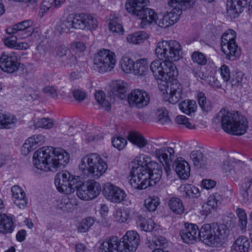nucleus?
Instances as JSON below:
<instances>
[{
  "instance_id": "nucleus-1",
  "label": "nucleus",
  "mask_w": 252,
  "mask_h": 252,
  "mask_svg": "<svg viewBox=\"0 0 252 252\" xmlns=\"http://www.w3.org/2000/svg\"><path fill=\"white\" fill-rule=\"evenodd\" d=\"M136 166H132L129 183L138 189L154 186L161 179L162 170L156 162L147 155L140 154L134 160Z\"/></svg>"
},
{
  "instance_id": "nucleus-2",
  "label": "nucleus",
  "mask_w": 252,
  "mask_h": 252,
  "mask_svg": "<svg viewBox=\"0 0 252 252\" xmlns=\"http://www.w3.org/2000/svg\"><path fill=\"white\" fill-rule=\"evenodd\" d=\"M69 158L68 153L62 148L44 147L34 153L33 162L38 169L56 172L62 166L64 167Z\"/></svg>"
},
{
  "instance_id": "nucleus-3",
  "label": "nucleus",
  "mask_w": 252,
  "mask_h": 252,
  "mask_svg": "<svg viewBox=\"0 0 252 252\" xmlns=\"http://www.w3.org/2000/svg\"><path fill=\"white\" fill-rule=\"evenodd\" d=\"M33 23L32 20H27L14 25L7 29L8 33L14 34L4 40V44L8 48L16 50H26L30 45L26 42H17V39L26 38L31 35L33 31Z\"/></svg>"
},
{
  "instance_id": "nucleus-4",
  "label": "nucleus",
  "mask_w": 252,
  "mask_h": 252,
  "mask_svg": "<svg viewBox=\"0 0 252 252\" xmlns=\"http://www.w3.org/2000/svg\"><path fill=\"white\" fill-rule=\"evenodd\" d=\"M194 2V0H168L172 9L167 11L161 17H157L156 23L162 28L173 25L178 21L182 11L191 7Z\"/></svg>"
},
{
  "instance_id": "nucleus-5",
  "label": "nucleus",
  "mask_w": 252,
  "mask_h": 252,
  "mask_svg": "<svg viewBox=\"0 0 252 252\" xmlns=\"http://www.w3.org/2000/svg\"><path fill=\"white\" fill-rule=\"evenodd\" d=\"M228 231L226 226L222 224H205L198 229V238L206 245L214 246L227 237Z\"/></svg>"
},
{
  "instance_id": "nucleus-6",
  "label": "nucleus",
  "mask_w": 252,
  "mask_h": 252,
  "mask_svg": "<svg viewBox=\"0 0 252 252\" xmlns=\"http://www.w3.org/2000/svg\"><path fill=\"white\" fill-rule=\"evenodd\" d=\"M148 0H127L125 4L126 10L141 19V26L156 23L157 14L152 9L146 7Z\"/></svg>"
},
{
  "instance_id": "nucleus-7",
  "label": "nucleus",
  "mask_w": 252,
  "mask_h": 252,
  "mask_svg": "<svg viewBox=\"0 0 252 252\" xmlns=\"http://www.w3.org/2000/svg\"><path fill=\"white\" fill-rule=\"evenodd\" d=\"M79 168L82 173L88 177L97 179L105 172L107 164L99 155L91 153L82 158Z\"/></svg>"
},
{
  "instance_id": "nucleus-8",
  "label": "nucleus",
  "mask_w": 252,
  "mask_h": 252,
  "mask_svg": "<svg viewBox=\"0 0 252 252\" xmlns=\"http://www.w3.org/2000/svg\"><path fill=\"white\" fill-rule=\"evenodd\" d=\"M155 54L163 61H178L181 58V47L175 40H162L157 43Z\"/></svg>"
},
{
  "instance_id": "nucleus-9",
  "label": "nucleus",
  "mask_w": 252,
  "mask_h": 252,
  "mask_svg": "<svg viewBox=\"0 0 252 252\" xmlns=\"http://www.w3.org/2000/svg\"><path fill=\"white\" fill-rule=\"evenodd\" d=\"M116 63V55L110 50L101 49L94 55V68L100 73L111 71Z\"/></svg>"
},
{
  "instance_id": "nucleus-10",
  "label": "nucleus",
  "mask_w": 252,
  "mask_h": 252,
  "mask_svg": "<svg viewBox=\"0 0 252 252\" xmlns=\"http://www.w3.org/2000/svg\"><path fill=\"white\" fill-rule=\"evenodd\" d=\"M80 181L79 176L71 175L68 171L64 170L56 174L55 184L59 192L70 194L74 191Z\"/></svg>"
},
{
  "instance_id": "nucleus-11",
  "label": "nucleus",
  "mask_w": 252,
  "mask_h": 252,
  "mask_svg": "<svg viewBox=\"0 0 252 252\" xmlns=\"http://www.w3.org/2000/svg\"><path fill=\"white\" fill-rule=\"evenodd\" d=\"M75 189L78 197L84 200H92L96 197L101 191L99 184L93 180H89L85 183H82L80 181Z\"/></svg>"
},
{
  "instance_id": "nucleus-12",
  "label": "nucleus",
  "mask_w": 252,
  "mask_h": 252,
  "mask_svg": "<svg viewBox=\"0 0 252 252\" xmlns=\"http://www.w3.org/2000/svg\"><path fill=\"white\" fill-rule=\"evenodd\" d=\"M238 118L237 112H229L225 109H222L216 114L213 121L216 124L220 123L223 130L230 133L233 124Z\"/></svg>"
},
{
  "instance_id": "nucleus-13",
  "label": "nucleus",
  "mask_w": 252,
  "mask_h": 252,
  "mask_svg": "<svg viewBox=\"0 0 252 252\" xmlns=\"http://www.w3.org/2000/svg\"><path fill=\"white\" fill-rule=\"evenodd\" d=\"M150 101V96L145 91L134 89L128 94L127 101L131 107L142 108L147 105Z\"/></svg>"
},
{
  "instance_id": "nucleus-14",
  "label": "nucleus",
  "mask_w": 252,
  "mask_h": 252,
  "mask_svg": "<svg viewBox=\"0 0 252 252\" xmlns=\"http://www.w3.org/2000/svg\"><path fill=\"white\" fill-rule=\"evenodd\" d=\"M75 29L84 30H94L98 26L95 18L92 15L85 13H75Z\"/></svg>"
},
{
  "instance_id": "nucleus-15",
  "label": "nucleus",
  "mask_w": 252,
  "mask_h": 252,
  "mask_svg": "<svg viewBox=\"0 0 252 252\" xmlns=\"http://www.w3.org/2000/svg\"><path fill=\"white\" fill-rule=\"evenodd\" d=\"M139 239L136 231H127L120 241L121 252H134L139 245Z\"/></svg>"
},
{
  "instance_id": "nucleus-16",
  "label": "nucleus",
  "mask_w": 252,
  "mask_h": 252,
  "mask_svg": "<svg viewBox=\"0 0 252 252\" xmlns=\"http://www.w3.org/2000/svg\"><path fill=\"white\" fill-rule=\"evenodd\" d=\"M19 63L15 52L9 54L3 53L0 57V68L7 73H13L18 69Z\"/></svg>"
},
{
  "instance_id": "nucleus-17",
  "label": "nucleus",
  "mask_w": 252,
  "mask_h": 252,
  "mask_svg": "<svg viewBox=\"0 0 252 252\" xmlns=\"http://www.w3.org/2000/svg\"><path fill=\"white\" fill-rule=\"evenodd\" d=\"M103 193L105 197L111 202L119 203L124 200L126 194L125 191L111 183L105 184Z\"/></svg>"
},
{
  "instance_id": "nucleus-18",
  "label": "nucleus",
  "mask_w": 252,
  "mask_h": 252,
  "mask_svg": "<svg viewBox=\"0 0 252 252\" xmlns=\"http://www.w3.org/2000/svg\"><path fill=\"white\" fill-rule=\"evenodd\" d=\"M222 170L227 175H230L231 177L238 180L240 174L247 167L244 162L237 160L232 162L225 161L223 163Z\"/></svg>"
},
{
  "instance_id": "nucleus-19",
  "label": "nucleus",
  "mask_w": 252,
  "mask_h": 252,
  "mask_svg": "<svg viewBox=\"0 0 252 252\" xmlns=\"http://www.w3.org/2000/svg\"><path fill=\"white\" fill-rule=\"evenodd\" d=\"M174 155V151L171 147L157 149L155 151L157 158L163 165H165V170L167 176L169 175L171 171L169 166V162L173 159Z\"/></svg>"
},
{
  "instance_id": "nucleus-20",
  "label": "nucleus",
  "mask_w": 252,
  "mask_h": 252,
  "mask_svg": "<svg viewBox=\"0 0 252 252\" xmlns=\"http://www.w3.org/2000/svg\"><path fill=\"white\" fill-rule=\"evenodd\" d=\"M183 241L187 244L193 243L198 238V227L196 224L185 223V227L180 232Z\"/></svg>"
},
{
  "instance_id": "nucleus-21",
  "label": "nucleus",
  "mask_w": 252,
  "mask_h": 252,
  "mask_svg": "<svg viewBox=\"0 0 252 252\" xmlns=\"http://www.w3.org/2000/svg\"><path fill=\"white\" fill-rule=\"evenodd\" d=\"M45 141V137L41 135H34L29 137L23 144L21 152L24 155L28 154L31 151L42 145Z\"/></svg>"
},
{
  "instance_id": "nucleus-22",
  "label": "nucleus",
  "mask_w": 252,
  "mask_h": 252,
  "mask_svg": "<svg viewBox=\"0 0 252 252\" xmlns=\"http://www.w3.org/2000/svg\"><path fill=\"white\" fill-rule=\"evenodd\" d=\"M247 3V0H227V13L235 18L243 11Z\"/></svg>"
},
{
  "instance_id": "nucleus-23",
  "label": "nucleus",
  "mask_w": 252,
  "mask_h": 252,
  "mask_svg": "<svg viewBox=\"0 0 252 252\" xmlns=\"http://www.w3.org/2000/svg\"><path fill=\"white\" fill-rule=\"evenodd\" d=\"M11 190L14 204L20 209L26 208L28 198L24 190L18 186H13Z\"/></svg>"
},
{
  "instance_id": "nucleus-24",
  "label": "nucleus",
  "mask_w": 252,
  "mask_h": 252,
  "mask_svg": "<svg viewBox=\"0 0 252 252\" xmlns=\"http://www.w3.org/2000/svg\"><path fill=\"white\" fill-rule=\"evenodd\" d=\"M221 46L228 60L234 61L240 54V49L236 42L221 43Z\"/></svg>"
},
{
  "instance_id": "nucleus-25",
  "label": "nucleus",
  "mask_w": 252,
  "mask_h": 252,
  "mask_svg": "<svg viewBox=\"0 0 252 252\" xmlns=\"http://www.w3.org/2000/svg\"><path fill=\"white\" fill-rule=\"evenodd\" d=\"M168 95L165 98L170 103L175 104L181 99L182 95V87L179 83H170V91Z\"/></svg>"
},
{
  "instance_id": "nucleus-26",
  "label": "nucleus",
  "mask_w": 252,
  "mask_h": 252,
  "mask_svg": "<svg viewBox=\"0 0 252 252\" xmlns=\"http://www.w3.org/2000/svg\"><path fill=\"white\" fill-rule=\"evenodd\" d=\"M121 244L118 237L113 236L105 239L101 246L104 252H121Z\"/></svg>"
},
{
  "instance_id": "nucleus-27",
  "label": "nucleus",
  "mask_w": 252,
  "mask_h": 252,
  "mask_svg": "<svg viewBox=\"0 0 252 252\" xmlns=\"http://www.w3.org/2000/svg\"><path fill=\"white\" fill-rule=\"evenodd\" d=\"M174 61H163L164 78L163 81L171 82L178 74L176 66L173 63Z\"/></svg>"
},
{
  "instance_id": "nucleus-28",
  "label": "nucleus",
  "mask_w": 252,
  "mask_h": 252,
  "mask_svg": "<svg viewBox=\"0 0 252 252\" xmlns=\"http://www.w3.org/2000/svg\"><path fill=\"white\" fill-rule=\"evenodd\" d=\"M175 171L182 179H187L190 175V166L185 160L177 159L175 162Z\"/></svg>"
},
{
  "instance_id": "nucleus-29",
  "label": "nucleus",
  "mask_w": 252,
  "mask_h": 252,
  "mask_svg": "<svg viewBox=\"0 0 252 252\" xmlns=\"http://www.w3.org/2000/svg\"><path fill=\"white\" fill-rule=\"evenodd\" d=\"M135 217L137 225L141 230L151 232L154 229L155 223L152 219H146L141 215L137 213L135 214Z\"/></svg>"
},
{
  "instance_id": "nucleus-30",
  "label": "nucleus",
  "mask_w": 252,
  "mask_h": 252,
  "mask_svg": "<svg viewBox=\"0 0 252 252\" xmlns=\"http://www.w3.org/2000/svg\"><path fill=\"white\" fill-rule=\"evenodd\" d=\"M14 229L12 218L5 214H0V233H11Z\"/></svg>"
},
{
  "instance_id": "nucleus-31",
  "label": "nucleus",
  "mask_w": 252,
  "mask_h": 252,
  "mask_svg": "<svg viewBox=\"0 0 252 252\" xmlns=\"http://www.w3.org/2000/svg\"><path fill=\"white\" fill-rule=\"evenodd\" d=\"M250 248V241L245 236H240L235 241L231 247V251L235 252H247Z\"/></svg>"
},
{
  "instance_id": "nucleus-32",
  "label": "nucleus",
  "mask_w": 252,
  "mask_h": 252,
  "mask_svg": "<svg viewBox=\"0 0 252 252\" xmlns=\"http://www.w3.org/2000/svg\"><path fill=\"white\" fill-rule=\"evenodd\" d=\"M161 61L158 59L153 61L150 64V69L156 79L163 81L164 78L163 73L164 72L163 71L164 66L162 65L163 61Z\"/></svg>"
},
{
  "instance_id": "nucleus-33",
  "label": "nucleus",
  "mask_w": 252,
  "mask_h": 252,
  "mask_svg": "<svg viewBox=\"0 0 252 252\" xmlns=\"http://www.w3.org/2000/svg\"><path fill=\"white\" fill-rule=\"evenodd\" d=\"M132 211L130 209L125 207L116 209L113 213L115 220L119 222H125L130 218Z\"/></svg>"
},
{
  "instance_id": "nucleus-34",
  "label": "nucleus",
  "mask_w": 252,
  "mask_h": 252,
  "mask_svg": "<svg viewBox=\"0 0 252 252\" xmlns=\"http://www.w3.org/2000/svg\"><path fill=\"white\" fill-rule=\"evenodd\" d=\"M247 123V120L245 118L240 119L239 117L238 119H237L233 124L232 131L230 133L237 135L244 134L248 128Z\"/></svg>"
},
{
  "instance_id": "nucleus-35",
  "label": "nucleus",
  "mask_w": 252,
  "mask_h": 252,
  "mask_svg": "<svg viewBox=\"0 0 252 252\" xmlns=\"http://www.w3.org/2000/svg\"><path fill=\"white\" fill-rule=\"evenodd\" d=\"M127 138L130 142L139 148H142L147 144V140L142 134L136 131L129 132Z\"/></svg>"
},
{
  "instance_id": "nucleus-36",
  "label": "nucleus",
  "mask_w": 252,
  "mask_h": 252,
  "mask_svg": "<svg viewBox=\"0 0 252 252\" xmlns=\"http://www.w3.org/2000/svg\"><path fill=\"white\" fill-rule=\"evenodd\" d=\"M108 28L109 31L113 33L121 34H123L124 33V29L121 20L119 17L115 15H111L108 23Z\"/></svg>"
},
{
  "instance_id": "nucleus-37",
  "label": "nucleus",
  "mask_w": 252,
  "mask_h": 252,
  "mask_svg": "<svg viewBox=\"0 0 252 252\" xmlns=\"http://www.w3.org/2000/svg\"><path fill=\"white\" fill-rule=\"evenodd\" d=\"M74 14H70L66 18L61 20L59 27L61 32H68L71 29H75Z\"/></svg>"
},
{
  "instance_id": "nucleus-38",
  "label": "nucleus",
  "mask_w": 252,
  "mask_h": 252,
  "mask_svg": "<svg viewBox=\"0 0 252 252\" xmlns=\"http://www.w3.org/2000/svg\"><path fill=\"white\" fill-rule=\"evenodd\" d=\"M148 71V62L147 59H140L136 61L133 72L135 75L144 76Z\"/></svg>"
},
{
  "instance_id": "nucleus-39",
  "label": "nucleus",
  "mask_w": 252,
  "mask_h": 252,
  "mask_svg": "<svg viewBox=\"0 0 252 252\" xmlns=\"http://www.w3.org/2000/svg\"><path fill=\"white\" fill-rule=\"evenodd\" d=\"M179 107L180 110L185 114L190 115L194 113L197 109V104L195 101L186 99L181 101L179 104Z\"/></svg>"
},
{
  "instance_id": "nucleus-40",
  "label": "nucleus",
  "mask_w": 252,
  "mask_h": 252,
  "mask_svg": "<svg viewBox=\"0 0 252 252\" xmlns=\"http://www.w3.org/2000/svg\"><path fill=\"white\" fill-rule=\"evenodd\" d=\"M148 37V34L144 31H139L127 35V41L131 44H138L143 42Z\"/></svg>"
},
{
  "instance_id": "nucleus-41",
  "label": "nucleus",
  "mask_w": 252,
  "mask_h": 252,
  "mask_svg": "<svg viewBox=\"0 0 252 252\" xmlns=\"http://www.w3.org/2000/svg\"><path fill=\"white\" fill-rule=\"evenodd\" d=\"M190 158L193 164L198 168H202L206 164V159L203 153L199 150L191 153Z\"/></svg>"
},
{
  "instance_id": "nucleus-42",
  "label": "nucleus",
  "mask_w": 252,
  "mask_h": 252,
  "mask_svg": "<svg viewBox=\"0 0 252 252\" xmlns=\"http://www.w3.org/2000/svg\"><path fill=\"white\" fill-rule=\"evenodd\" d=\"M170 209L177 214H181L184 211V207L181 200L178 197L171 198L168 203Z\"/></svg>"
},
{
  "instance_id": "nucleus-43",
  "label": "nucleus",
  "mask_w": 252,
  "mask_h": 252,
  "mask_svg": "<svg viewBox=\"0 0 252 252\" xmlns=\"http://www.w3.org/2000/svg\"><path fill=\"white\" fill-rule=\"evenodd\" d=\"M180 189L183 195L186 197H196L199 194V189L190 185L181 186Z\"/></svg>"
},
{
  "instance_id": "nucleus-44",
  "label": "nucleus",
  "mask_w": 252,
  "mask_h": 252,
  "mask_svg": "<svg viewBox=\"0 0 252 252\" xmlns=\"http://www.w3.org/2000/svg\"><path fill=\"white\" fill-rule=\"evenodd\" d=\"M222 201V197L219 193L216 192L211 194L208 198L207 205L211 209H216Z\"/></svg>"
},
{
  "instance_id": "nucleus-45",
  "label": "nucleus",
  "mask_w": 252,
  "mask_h": 252,
  "mask_svg": "<svg viewBox=\"0 0 252 252\" xmlns=\"http://www.w3.org/2000/svg\"><path fill=\"white\" fill-rule=\"evenodd\" d=\"M135 63L128 57L124 56L120 61V65L122 69L126 73L133 71Z\"/></svg>"
},
{
  "instance_id": "nucleus-46",
  "label": "nucleus",
  "mask_w": 252,
  "mask_h": 252,
  "mask_svg": "<svg viewBox=\"0 0 252 252\" xmlns=\"http://www.w3.org/2000/svg\"><path fill=\"white\" fill-rule=\"evenodd\" d=\"M17 121V119L14 116L4 115L0 111V128H9L11 124Z\"/></svg>"
},
{
  "instance_id": "nucleus-47",
  "label": "nucleus",
  "mask_w": 252,
  "mask_h": 252,
  "mask_svg": "<svg viewBox=\"0 0 252 252\" xmlns=\"http://www.w3.org/2000/svg\"><path fill=\"white\" fill-rule=\"evenodd\" d=\"M60 203L59 207L61 209L64 208L66 210H71L74 208V206L77 204L75 199L69 198L66 196L62 197L60 200Z\"/></svg>"
},
{
  "instance_id": "nucleus-48",
  "label": "nucleus",
  "mask_w": 252,
  "mask_h": 252,
  "mask_svg": "<svg viewBox=\"0 0 252 252\" xmlns=\"http://www.w3.org/2000/svg\"><path fill=\"white\" fill-rule=\"evenodd\" d=\"M236 214L239 219V226L242 231H245L247 224V217L245 210L242 208H237L236 210Z\"/></svg>"
},
{
  "instance_id": "nucleus-49",
  "label": "nucleus",
  "mask_w": 252,
  "mask_h": 252,
  "mask_svg": "<svg viewBox=\"0 0 252 252\" xmlns=\"http://www.w3.org/2000/svg\"><path fill=\"white\" fill-rule=\"evenodd\" d=\"M95 98L98 103L105 110L109 111L110 109V103L105 99V94L102 91H98L95 94Z\"/></svg>"
},
{
  "instance_id": "nucleus-50",
  "label": "nucleus",
  "mask_w": 252,
  "mask_h": 252,
  "mask_svg": "<svg viewBox=\"0 0 252 252\" xmlns=\"http://www.w3.org/2000/svg\"><path fill=\"white\" fill-rule=\"evenodd\" d=\"M159 204V198L157 197L153 196L146 199L145 201L144 205L148 211L154 212L156 210Z\"/></svg>"
},
{
  "instance_id": "nucleus-51",
  "label": "nucleus",
  "mask_w": 252,
  "mask_h": 252,
  "mask_svg": "<svg viewBox=\"0 0 252 252\" xmlns=\"http://www.w3.org/2000/svg\"><path fill=\"white\" fill-rule=\"evenodd\" d=\"M94 220L92 218L84 219L79 224L78 230L80 232H85L93 225Z\"/></svg>"
},
{
  "instance_id": "nucleus-52",
  "label": "nucleus",
  "mask_w": 252,
  "mask_h": 252,
  "mask_svg": "<svg viewBox=\"0 0 252 252\" xmlns=\"http://www.w3.org/2000/svg\"><path fill=\"white\" fill-rule=\"evenodd\" d=\"M191 60L193 63L200 65H204L207 63V59L205 55L198 51H195L192 53Z\"/></svg>"
},
{
  "instance_id": "nucleus-53",
  "label": "nucleus",
  "mask_w": 252,
  "mask_h": 252,
  "mask_svg": "<svg viewBox=\"0 0 252 252\" xmlns=\"http://www.w3.org/2000/svg\"><path fill=\"white\" fill-rule=\"evenodd\" d=\"M35 126L37 128L49 129L53 126V121L51 119L43 118L36 122Z\"/></svg>"
},
{
  "instance_id": "nucleus-54",
  "label": "nucleus",
  "mask_w": 252,
  "mask_h": 252,
  "mask_svg": "<svg viewBox=\"0 0 252 252\" xmlns=\"http://www.w3.org/2000/svg\"><path fill=\"white\" fill-rule=\"evenodd\" d=\"M236 33L232 30L229 29L221 36V43L235 42Z\"/></svg>"
},
{
  "instance_id": "nucleus-55",
  "label": "nucleus",
  "mask_w": 252,
  "mask_h": 252,
  "mask_svg": "<svg viewBox=\"0 0 252 252\" xmlns=\"http://www.w3.org/2000/svg\"><path fill=\"white\" fill-rule=\"evenodd\" d=\"M175 121L177 124L183 125L189 129L195 128V125L190 122L189 119L185 116H177L175 119Z\"/></svg>"
},
{
  "instance_id": "nucleus-56",
  "label": "nucleus",
  "mask_w": 252,
  "mask_h": 252,
  "mask_svg": "<svg viewBox=\"0 0 252 252\" xmlns=\"http://www.w3.org/2000/svg\"><path fill=\"white\" fill-rule=\"evenodd\" d=\"M113 146L119 150H122L127 144L126 140L121 136H115L112 139Z\"/></svg>"
},
{
  "instance_id": "nucleus-57",
  "label": "nucleus",
  "mask_w": 252,
  "mask_h": 252,
  "mask_svg": "<svg viewBox=\"0 0 252 252\" xmlns=\"http://www.w3.org/2000/svg\"><path fill=\"white\" fill-rule=\"evenodd\" d=\"M198 101L200 107L203 111H208L211 109L209 102L206 101V98L204 93L200 92L198 94Z\"/></svg>"
},
{
  "instance_id": "nucleus-58",
  "label": "nucleus",
  "mask_w": 252,
  "mask_h": 252,
  "mask_svg": "<svg viewBox=\"0 0 252 252\" xmlns=\"http://www.w3.org/2000/svg\"><path fill=\"white\" fill-rule=\"evenodd\" d=\"M114 93H117L118 94H123L126 92V85L124 81L119 80L113 83L112 88Z\"/></svg>"
},
{
  "instance_id": "nucleus-59",
  "label": "nucleus",
  "mask_w": 252,
  "mask_h": 252,
  "mask_svg": "<svg viewBox=\"0 0 252 252\" xmlns=\"http://www.w3.org/2000/svg\"><path fill=\"white\" fill-rule=\"evenodd\" d=\"M158 120L159 122L163 125L168 122L169 118L167 116V111L164 109L158 110Z\"/></svg>"
},
{
  "instance_id": "nucleus-60",
  "label": "nucleus",
  "mask_w": 252,
  "mask_h": 252,
  "mask_svg": "<svg viewBox=\"0 0 252 252\" xmlns=\"http://www.w3.org/2000/svg\"><path fill=\"white\" fill-rule=\"evenodd\" d=\"M220 75L224 82H227L230 79V70L228 66L223 64L220 68Z\"/></svg>"
},
{
  "instance_id": "nucleus-61",
  "label": "nucleus",
  "mask_w": 252,
  "mask_h": 252,
  "mask_svg": "<svg viewBox=\"0 0 252 252\" xmlns=\"http://www.w3.org/2000/svg\"><path fill=\"white\" fill-rule=\"evenodd\" d=\"M55 0H43L41 4L42 13L47 12L50 8L54 6Z\"/></svg>"
},
{
  "instance_id": "nucleus-62",
  "label": "nucleus",
  "mask_w": 252,
  "mask_h": 252,
  "mask_svg": "<svg viewBox=\"0 0 252 252\" xmlns=\"http://www.w3.org/2000/svg\"><path fill=\"white\" fill-rule=\"evenodd\" d=\"M43 92L51 97L55 98L58 97L57 90L52 86H46L43 89Z\"/></svg>"
},
{
  "instance_id": "nucleus-63",
  "label": "nucleus",
  "mask_w": 252,
  "mask_h": 252,
  "mask_svg": "<svg viewBox=\"0 0 252 252\" xmlns=\"http://www.w3.org/2000/svg\"><path fill=\"white\" fill-rule=\"evenodd\" d=\"M68 52H70V51L64 45L61 44L56 47V54L60 57L66 56Z\"/></svg>"
},
{
  "instance_id": "nucleus-64",
  "label": "nucleus",
  "mask_w": 252,
  "mask_h": 252,
  "mask_svg": "<svg viewBox=\"0 0 252 252\" xmlns=\"http://www.w3.org/2000/svg\"><path fill=\"white\" fill-rule=\"evenodd\" d=\"M65 59H64L63 61L65 64L71 65L74 64L76 62V58L72 54L70 51L68 52V54L65 56Z\"/></svg>"
}]
</instances>
